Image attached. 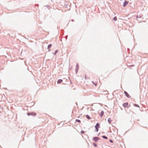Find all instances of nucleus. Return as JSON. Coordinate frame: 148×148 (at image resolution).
Returning a JSON list of instances; mask_svg holds the SVG:
<instances>
[{"mask_svg": "<svg viewBox=\"0 0 148 148\" xmlns=\"http://www.w3.org/2000/svg\"><path fill=\"white\" fill-rule=\"evenodd\" d=\"M96 130V132H97L98 131V129L100 128V124L98 123H97L96 124V125L95 126Z\"/></svg>", "mask_w": 148, "mask_h": 148, "instance_id": "f257e3e1", "label": "nucleus"}, {"mask_svg": "<svg viewBox=\"0 0 148 148\" xmlns=\"http://www.w3.org/2000/svg\"><path fill=\"white\" fill-rule=\"evenodd\" d=\"M27 115L28 116L32 115V116H36V114L34 112H28L27 113Z\"/></svg>", "mask_w": 148, "mask_h": 148, "instance_id": "f03ea898", "label": "nucleus"}, {"mask_svg": "<svg viewBox=\"0 0 148 148\" xmlns=\"http://www.w3.org/2000/svg\"><path fill=\"white\" fill-rule=\"evenodd\" d=\"M99 139V137H94L93 138L92 140L95 142H97L98 140Z\"/></svg>", "mask_w": 148, "mask_h": 148, "instance_id": "7ed1b4c3", "label": "nucleus"}, {"mask_svg": "<svg viewBox=\"0 0 148 148\" xmlns=\"http://www.w3.org/2000/svg\"><path fill=\"white\" fill-rule=\"evenodd\" d=\"M128 105V103L127 102H126L123 103V106L124 107L127 108Z\"/></svg>", "mask_w": 148, "mask_h": 148, "instance_id": "20e7f679", "label": "nucleus"}, {"mask_svg": "<svg viewBox=\"0 0 148 148\" xmlns=\"http://www.w3.org/2000/svg\"><path fill=\"white\" fill-rule=\"evenodd\" d=\"M124 93L125 94V96L127 97V98H130L131 97L129 95L128 93L125 91H124Z\"/></svg>", "mask_w": 148, "mask_h": 148, "instance_id": "39448f33", "label": "nucleus"}, {"mask_svg": "<svg viewBox=\"0 0 148 148\" xmlns=\"http://www.w3.org/2000/svg\"><path fill=\"white\" fill-rule=\"evenodd\" d=\"M128 1H125L124 2L123 5V7H125L126 6V5L128 4Z\"/></svg>", "mask_w": 148, "mask_h": 148, "instance_id": "423d86ee", "label": "nucleus"}, {"mask_svg": "<svg viewBox=\"0 0 148 148\" xmlns=\"http://www.w3.org/2000/svg\"><path fill=\"white\" fill-rule=\"evenodd\" d=\"M62 82V79H58L57 82L58 84Z\"/></svg>", "mask_w": 148, "mask_h": 148, "instance_id": "0eeeda50", "label": "nucleus"}, {"mask_svg": "<svg viewBox=\"0 0 148 148\" xmlns=\"http://www.w3.org/2000/svg\"><path fill=\"white\" fill-rule=\"evenodd\" d=\"M104 113V112L103 111H102L101 112L100 116L101 117H102Z\"/></svg>", "mask_w": 148, "mask_h": 148, "instance_id": "6e6552de", "label": "nucleus"}, {"mask_svg": "<svg viewBox=\"0 0 148 148\" xmlns=\"http://www.w3.org/2000/svg\"><path fill=\"white\" fill-rule=\"evenodd\" d=\"M86 118L88 119H91L90 117L88 115H86Z\"/></svg>", "mask_w": 148, "mask_h": 148, "instance_id": "1a4fd4ad", "label": "nucleus"}, {"mask_svg": "<svg viewBox=\"0 0 148 148\" xmlns=\"http://www.w3.org/2000/svg\"><path fill=\"white\" fill-rule=\"evenodd\" d=\"M52 46V45L51 44H49L47 47V49H49V48H50Z\"/></svg>", "mask_w": 148, "mask_h": 148, "instance_id": "9d476101", "label": "nucleus"}, {"mask_svg": "<svg viewBox=\"0 0 148 148\" xmlns=\"http://www.w3.org/2000/svg\"><path fill=\"white\" fill-rule=\"evenodd\" d=\"M110 118H108V122L110 124H111V123L112 121L111 120H110Z\"/></svg>", "mask_w": 148, "mask_h": 148, "instance_id": "9b49d317", "label": "nucleus"}, {"mask_svg": "<svg viewBox=\"0 0 148 148\" xmlns=\"http://www.w3.org/2000/svg\"><path fill=\"white\" fill-rule=\"evenodd\" d=\"M142 15H140L139 16H138V15H137L136 16V18H141L142 17Z\"/></svg>", "mask_w": 148, "mask_h": 148, "instance_id": "f8f14e48", "label": "nucleus"}, {"mask_svg": "<svg viewBox=\"0 0 148 148\" xmlns=\"http://www.w3.org/2000/svg\"><path fill=\"white\" fill-rule=\"evenodd\" d=\"M102 137L104 139H107L108 138V137L107 136H102Z\"/></svg>", "mask_w": 148, "mask_h": 148, "instance_id": "ddd939ff", "label": "nucleus"}, {"mask_svg": "<svg viewBox=\"0 0 148 148\" xmlns=\"http://www.w3.org/2000/svg\"><path fill=\"white\" fill-rule=\"evenodd\" d=\"M117 18L116 16H115L113 18V20L115 21H116L117 20Z\"/></svg>", "mask_w": 148, "mask_h": 148, "instance_id": "4468645a", "label": "nucleus"}, {"mask_svg": "<svg viewBox=\"0 0 148 148\" xmlns=\"http://www.w3.org/2000/svg\"><path fill=\"white\" fill-rule=\"evenodd\" d=\"M75 121L77 122H78V123L81 122V121L79 120H78V119H76Z\"/></svg>", "mask_w": 148, "mask_h": 148, "instance_id": "2eb2a0df", "label": "nucleus"}, {"mask_svg": "<svg viewBox=\"0 0 148 148\" xmlns=\"http://www.w3.org/2000/svg\"><path fill=\"white\" fill-rule=\"evenodd\" d=\"M78 68H79V64L78 63H77L75 68H77L78 69Z\"/></svg>", "mask_w": 148, "mask_h": 148, "instance_id": "dca6fc26", "label": "nucleus"}, {"mask_svg": "<svg viewBox=\"0 0 148 148\" xmlns=\"http://www.w3.org/2000/svg\"><path fill=\"white\" fill-rule=\"evenodd\" d=\"M134 106L136 107H139V106L138 105L136 104H135L134 105Z\"/></svg>", "mask_w": 148, "mask_h": 148, "instance_id": "f3484780", "label": "nucleus"}, {"mask_svg": "<svg viewBox=\"0 0 148 148\" xmlns=\"http://www.w3.org/2000/svg\"><path fill=\"white\" fill-rule=\"evenodd\" d=\"M58 50H56L54 52V54L56 55L57 53H58Z\"/></svg>", "mask_w": 148, "mask_h": 148, "instance_id": "a211bd4d", "label": "nucleus"}, {"mask_svg": "<svg viewBox=\"0 0 148 148\" xmlns=\"http://www.w3.org/2000/svg\"><path fill=\"white\" fill-rule=\"evenodd\" d=\"M93 145L95 147H97V145L95 143H93Z\"/></svg>", "mask_w": 148, "mask_h": 148, "instance_id": "6ab92c4d", "label": "nucleus"}, {"mask_svg": "<svg viewBox=\"0 0 148 148\" xmlns=\"http://www.w3.org/2000/svg\"><path fill=\"white\" fill-rule=\"evenodd\" d=\"M81 133L82 134H84L85 133V131H83V130H82L81 132Z\"/></svg>", "mask_w": 148, "mask_h": 148, "instance_id": "aec40b11", "label": "nucleus"}, {"mask_svg": "<svg viewBox=\"0 0 148 148\" xmlns=\"http://www.w3.org/2000/svg\"><path fill=\"white\" fill-rule=\"evenodd\" d=\"M78 69L77 68H75V72H76V73H77V71H78Z\"/></svg>", "mask_w": 148, "mask_h": 148, "instance_id": "412c9836", "label": "nucleus"}, {"mask_svg": "<svg viewBox=\"0 0 148 148\" xmlns=\"http://www.w3.org/2000/svg\"><path fill=\"white\" fill-rule=\"evenodd\" d=\"M109 141L111 143H113V141L111 139L109 140Z\"/></svg>", "mask_w": 148, "mask_h": 148, "instance_id": "4be33fe9", "label": "nucleus"}, {"mask_svg": "<svg viewBox=\"0 0 148 148\" xmlns=\"http://www.w3.org/2000/svg\"><path fill=\"white\" fill-rule=\"evenodd\" d=\"M92 83L93 84H94L95 85V86L96 85H95V84L94 83V82H93L92 81Z\"/></svg>", "mask_w": 148, "mask_h": 148, "instance_id": "5701e85b", "label": "nucleus"}, {"mask_svg": "<svg viewBox=\"0 0 148 148\" xmlns=\"http://www.w3.org/2000/svg\"><path fill=\"white\" fill-rule=\"evenodd\" d=\"M71 21H74V20H73V19H72V20H71Z\"/></svg>", "mask_w": 148, "mask_h": 148, "instance_id": "b1692460", "label": "nucleus"}, {"mask_svg": "<svg viewBox=\"0 0 148 148\" xmlns=\"http://www.w3.org/2000/svg\"><path fill=\"white\" fill-rule=\"evenodd\" d=\"M67 38V37H66V38Z\"/></svg>", "mask_w": 148, "mask_h": 148, "instance_id": "393cba45", "label": "nucleus"}]
</instances>
